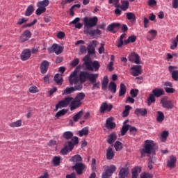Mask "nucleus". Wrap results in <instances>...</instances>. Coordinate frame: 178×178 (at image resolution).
Masks as SVG:
<instances>
[{
    "mask_svg": "<svg viewBox=\"0 0 178 178\" xmlns=\"http://www.w3.org/2000/svg\"><path fill=\"white\" fill-rule=\"evenodd\" d=\"M83 24L85 26L84 33L89 34L90 37H95V35H101L102 32L99 29H92V27H95L98 23V17L95 16L91 18L87 17L83 19Z\"/></svg>",
    "mask_w": 178,
    "mask_h": 178,
    "instance_id": "1",
    "label": "nucleus"
},
{
    "mask_svg": "<svg viewBox=\"0 0 178 178\" xmlns=\"http://www.w3.org/2000/svg\"><path fill=\"white\" fill-rule=\"evenodd\" d=\"M70 104V111H74L75 109H77V108H80L83 103L81 102L75 100V99H73V97H65L64 99L60 101L56 105V111H58V109L60 108H67V106H68Z\"/></svg>",
    "mask_w": 178,
    "mask_h": 178,
    "instance_id": "2",
    "label": "nucleus"
},
{
    "mask_svg": "<svg viewBox=\"0 0 178 178\" xmlns=\"http://www.w3.org/2000/svg\"><path fill=\"white\" fill-rule=\"evenodd\" d=\"M155 143L154 140H146L143 145V147L140 150L141 158H145V156H150L151 154H155Z\"/></svg>",
    "mask_w": 178,
    "mask_h": 178,
    "instance_id": "3",
    "label": "nucleus"
},
{
    "mask_svg": "<svg viewBox=\"0 0 178 178\" xmlns=\"http://www.w3.org/2000/svg\"><path fill=\"white\" fill-rule=\"evenodd\" d=\"M83 65L86 69V70H88L89 72H98L99 70V68L101 67V64H99V62L95 60L92 62V60H91V58L88 56H86L83 58Z\"/></svg>",
    "mask_w": 178,
    "mask_h": 178,
    "instance_id": "4",
    "label": "nucleus"
},
{
    "mask_svg": "<svg viewBox=\"0 0 178 178\" xmlns=\"http://www.w3.org/2000/svg\"><path fill=\"white\" fill-rule=\"evenodd\" d=\"M69 81L70 86H73L74 84V87L73 88L75 91H81L83 90V84L84 83L79 80V76H77V72L74 71L70 74Z\"/></svg>",
    "mask_w": 178,
    "mask_h": 178,
    "instance_id": "5",
    "label": "nucleus"
},
{
    "mask_svg": "<svg viewBox=\"0 0 178 178\" xmlns=\"http://www.w3.org/2000/svg\"><path fill=\"white\" fill-rule=\"evenodd\" d=\"M98 74H92L87 71H81L79 73L78 78L81 83H86L87 80H89L90 83H95L97 79H98Z\"/></svg>",
    "mask_w": 178,
    "mask_h": 178,
    "instance_id": "6",
    "label": "nucleus"
},
{
    "mask_svg": "<svg viewBox=\"0 0 178 178\" xmlns=\"http://www.w3.org/2000/svg\"><path fill=\"white\" fill-rule=\"evenodd\" d=\"M49 6V0H42L38 1L36 4L38 9L35 10L37 16H41L42 13L47 12V6Z\"/></svg>",
    "mask_w": 178,
    "mask_h": 178,
    "instance_id": "7",
    "label": "nucleus"
},
{
    "mask_svg": "<svg viewBox=\"0 0 178 178\" xmlns=\"http://www.w3.org/2000/svg\"><path fill=\"white\" fill-rule=\"evenodd\" d=\"M160 103L161 104L163 108H165V109H173L175 107L173 102L172 100H168V97L166 96L163 97L161 99Z\"/></svg>",
    "mask_w": 178,
    "mask_h": 178,
    "instance_id": "8",
    "label": "nucleus"
},
{
    "mask_svg": "<svg viewBox=\"0 0 178 178\" xmlns=\"http://www.w3.org/2000/svg\"><path fill=\"white\" fill-rule=\"evenodd\" d=\"M48 52L49 54L60 55L61 52H63V47L59 46L58 44H54L51 47L48 48Z\"/></svg>",
    "mask_w": 178,
    "mask_h": 178,
    "instance_id": "9",
    "label": "nucleus"
},
{
    "mask_svg": "<svg viewBox=\"0 0 178 178\" xmlns=\"http://www.w3.org/2000/svg\"><path fill=\"white\" fill-rule=\"evenodd\" d=\"M120 26H122V24L120 23L113 22L107 26V30H108V31H110V33L116 34V33H118V31H119V29H120Z\"/></svg>",
    "mask_w": 178,
    "mask_h": 178,
    "instance_id": "10",
    "label": "nucleus"
},
{
    "mask_svg": "<svg viewBox=\"0 0 178 178\" xmlns=\"http://www.w3.org/2000/svg\"><path fill=\"white\" fill-rule=\"evenodd\" d=\"M86 168H87V166H86L83 163L74 165L72 166L73 170H75L76 174L79 175H83V172H84Z\"/></svg>",
    "mask_w": 178,
    "mask_h": 178,
    "instance_id": "11",
    "label": "nucleus"
},
{
    "mask_svg": "<svg viewBox=\"0 0 178 178\" xmlns=\"http://www.w3.org/2000/svg\"><path fill=\"white\" fill-rule=\"evenodd\" d=\"M31 38V32L29 30H26L20 35L19 42L21 43L26 42V41H29V40H30Z\"/></svg>",
    "mask_w": 178,
    "mask_h": 178,
    "instance_id": "12",
    "label": "nucleus"
},
{
    "mask_svg": "<svg viewBox=\"0 0 178 178\" xmlns=\"http://www.w3.org/2000/svg\"><path fill=\"white\" fill-rule=\"evenodd\" d=\"M131 74L134 77H137V76H140L143 73V69H141V65H134L131 67Z\"/></svg>",
    "mask_w": 178,
    "mask_h": 178,
    "instance_id": "13",
    "label": "nucleus"
},
{
    "mask_svg": "<svg viewBox=\"0 0 178 178\" xmlns=\"http://www.w3.org/2000/svg\"><path fill=\"white\" fill-rule=\"evenodd\" d=\"M129 60L136 65H140V56L136 52H131L129 56Z\"/></svg>",
    "mask_w": 178,
    "mask_h": 178,
    "instance_id": "14",
    "label": "nucleus"
},
{
    "mask_svg": "<svg viewBox=\"0 0 178 178\" xmlns=\"http://www.w3.org/2000/svg\"><path fill=\"white\" fill-rule=\"evenodd\" d=\"M31 56V50L30 49H24L21 55V60L23 61L29 60Z\"/></svg>",
    "mask_w": 178,
    "mask_h": 178,
    "instance_id": "15",
    "label": "nucleus"
},
{
    "mask_svg": "<svg viewBox=\"0 0 178 178\" xmlns=\"http://www.w3.org/2000/svg\"><path fill=\"white\" fill-rule=\"evenodd\" d=\"M175 69H177V66L170 65L168 67V70L170 73H171L172 79H173L175 81H178V70H175Z\"/></svg>",
    "mask_w": 178,
    "mask_h": 178,
    "instance_id": "16",
    "label": "nucleus"
},
{
    "mask_svg": "<svg viewBox=\"0 0 178 178\" xmlns=\"http://www.w3.org/2000/svg\"><path fill=\"white\" fill-rule=\"evenodd\" d=\"M113 106L112 104H108L106 102H103L100 106V113H105V111L111 112Z\"/></svg>",
    "mask_w": 178,
    "mask_h": 178,
    "instance_id": "17",
    "label": "nucleus"
},
{
    "mask_svg": "<svg viewBox=\"0 0 178 178\" xmlns=\"http://www.w3.org/2000/svg\"><path fill=\"white\" fill-rule=\"evenodd\" d=\"M105 127H106L108 130H113V129L116 128V123L113 122V117L106 119Z\"/></svg>",
    "mask_w": 178,
    "mask_h": 178,
    "instance_id": "18",
    "label": "nucleus"
},
{
    "mask_svg": "<svg viewBox=\"0 0 178 178\" xmlns=\"http://www.w3.org/2000/svg\"><path fill=\"white\" fill-rule=\"evenodd\" d=\"M49 67V62H48L47 60H44L40 63V73H42V74H45V73L48 72Z\"/></svg>",
    "mask_w": 178,
    "mask_h": 178,
    "instance_id": "19",
    "label": "nucleus"
},
{
    "mask_svg": "<svg viewBox=\"0 0 178 178\" xmlns=\"http://www.w3.org/2000/svg\"><path fill=\"white\" fill-rule=\"evenodd\" d=\"M79 144V138L77 136H74L72 141H68L67 147L70 151H73V148H74L75 145Z\"/></svg>",
    "mask_w": 178,
    "mask_h": 178,
    "instance_id": "20",
    "label": "nucleus"
},
{
    "mask_svg": "<svg viewBox=\"0 0 178 178\" xmlns=\"http://www.w3.org/2000/svg\"><path fill=\"white\" fill-rule=\"evenodd\" d=\"M70 162H72L74 165H79L83 163V158L80 154H76L70 159Z\"/></svg>",
    "mask_w": 178,
    "mask_h": 178,
    "instance_id": "21",
    "label": "nucleus"
},
{
    "mask_svg": "<svg viewBox=\"0 0 178 178\" xmlns=\"http://www.w3.org/2000/svg\"><path fill=\"white\" fill-rule=\"evenodd\" d=\"M97 40H92V42L88 46L87 49L89 55L95 54V47H97Z\"/></svg>",
    "mask_w": 178,
    "mask_h": 178,
    "instance_id": "22",
    "label": "nucleus"
},
{
    "mask_svg": "<svg viewBox=\"0 0 178 178\" xmlns=\"http://www.w3.org/2000/svg\"><path fill=\"white\" fill-rule=\"evenodd\" d=\"M148 34H150V36L147 35L146 37L147 40L148 41H152V40H154L155 37L158 35V31L155 29H151L148 31Z\"/></svg>",
    "mask_w": 178,
    "mask_h": 178,
    "instance_id": "23",
    "label": "nucleus"
},
{
    "mask_svg": "<svg viewBox=\"0 0 178 178\" xmlns=\"http://www.w3.org/2000/svg\"><path fill=\"white\" fill-rule=\"evenodd\" d=\"M152 94L156 98H159V97H162L165 94V91L163 89L156 88L152 91Z\"/></svg>",
    "mask_w": 178,
    "mask_h": 178,
    "instance_id": "24",
    "label": "nucleus"
},
{
    "mask_svg": "<svg viewBox=\"0 0 178 178\" xmlns=\"http://www.w3.org/2000/svg\"><path fill=\"white\" fill-rule=\"evenodd\" d=\"M106 156L108 161H111L113 159V158H115V152L113 151V149H112V147H108L107 149Z\"/></svg>",
    "mask_w": 178,
    "mask_h": 178,
    "instance_id": "25",
    "label": "nucleus"
},
{
    "mask_svg": "<svg viewBox=\"0 0 178 178\" xmlns=\"http://www.w3.org/2000/svg\"><path fill=\"white\" fill-rule=\"evenodd\" d=\"M176 157L170 156V159L167 161V166L170 168H175V166L176 165Z\"/></svg>",
    "mask_w": 178,
    "mask_h": 178,
    "instance_id": "26",
    "label": "nucleus"
},
{
    "mask_svg": "<svg viewBox=\"0 0 178 178\" xmlns=\"http://www.w3.org/2000/svg\"><path fill=\"white\" fill-rule=\"evenodd\" d=\"M148 113L147 108H136L135 110V114L136 116H145Z\"/></svg>",
    "mask_w": 178,
    "mask_h": 178,
    "instance_id": "27",
    "label": "nucleus"
},
{
    "mask_svg": "<svg viewBox=\"0 0 178 178\" xmlns=\"http://www.w3.org/2000/svg\"><path fill=\"white\" fill-rule=\"evenodd\" d=\"M118 138V135L116 133H112L108 136V138L107 139L108 144L112 145L113 143L116 141V139Z\"/></svg>",
    "mask_w": 178,
    "mask_h": 178,
    "instance_id": "28",
    "label": "nucleus"
},
{
    "mask_svg": "<svg viewBox=\"0 0 178 178\" xmlns=\"http://www.w3.org/2000/svg\"><path fill=\"white\" fill-rule=\"evenodd\" d=\"M127 175H129V168H122L120 170L118 177L119 178H126V177H127Z\"/></svg>",
    "mask_w": 178,
    "mask_h": 178,
    "instance_id": "29",
    "label": "nucleus"
},
{
    "mask_svg": "<svg viewBox=\"0 0 178 178\" xmlns=\"http://www.w3.org/2000/svg\"><path fill=\"white\" fill-rule=\"evenodd\" d=\"M104 169H105V172L108 173L111 176H112L113 173H115V172H116V167L113 165H111L110 166H106Z\"/></svg>",
    "mask_w": 178,
    "mask_h": 178,
    "instance_id": "30",
    "label": "nucleus"
},
{
    "mask_svg": "<svg viewBox=\"0 0 178 178\" xmlns=\"http://www.w3.org/2000/svg\"><path fill=\"white\" fill-rule=\"evenodd\" d=\"M132 177L131 178H138V173H141V168L140 167H135L131 170Z\"/></svg>",
    "mask_w": 178,
    "mask_h": 178,
    "instance_id": "31",
    "label": "nucleus"
},
{
    "mask_svg": "<svg viewBox=\"0 0 178 178\" xmlns=\"http://www.w3.org/2000/svg\"><path fill=\"white\" fill-rule=\"evenodd\" d=\"M156 101V99L155 98L154 95L152 93H150L147 99V106H149L152 104H155Z\"/></svg>",
    "mask_w": 178,
    "mask_h": 178,
    "instance_id": "32",
    "label": "nucleus"
},
{
    "mask_svg": "<svg viewBox=\"0 0 178 178\" xmlns=\"http://www.w3.org/2000/svg\"><path fill=\"white\" fill-rule=\"evenodd\" d=\"M127 89L126 88V85L124 83H120V88L119 90V97H123V95H126V91Z\"/></svg>",
    "mask_w": 178,
    "mask_h": 178,
    "instance_id": "33",
    "label": "nucleus"
},
{
    "mask_svg": "<svg viewBox=\"0 0 178 178\" xmlns=\"http://www.w3.org/2000/svg\"><path fill=\"white\" fill-rule=\"evenodd\" d=\"M54 81L56 83V84H58V86H62V83H63V78H62V75L60 74H56L54 76Z\"/></svg>",
    "mask_w": 178,
    "mask_h": 178,
    "instance_id": "34",
    "label": "nucleus"
},
{
    "mask_svg": "<svg viewBox=\"0 0 178 178\" xmlns=\"http://www.w3.org/2000/svg\"><path fill=\"white\" fill-rule=\"evenodd\" d=\"M108 83H109L108 76H105L102 81V88L104 90V91H106L108 89Z\"/></svg>",
    "mask_w": 178,
    "mask_h": 178,
    "instance_id": "35",
    "label": "nucleus"
},
{
    "mask_svg": "<svg viewBox=\"0 0 178 178\" xmlns=\"http://www.w3.org/2000/svg\"><path fill=\"white\" fill-rule=\"evenodd\" d=\"M63 138L65 140H73V132L67 131L63 134Z\"/></svg>",
    "mask_w": 178,
    "mask_h": 178,
    "instance_id": "36",
    "label": "nucleus"
},
{
    "mask_svg": "<svg viewBox=\"0 0 178 178\" xmlns=\"http://www.w3.org/2000/svg\"><path fill=\"white\" fill-rule=\"evenodd\" d=\"M118 88V86L115 84V82L111 81L108 84V90L109 91H111L113 94H116V88Z\"/></svg>",
    "mask_w": 178,
    "mask_h": 178,
    "instance_id": "37",
    "label": "nucleus"
},
{
    "mask_svg": "<svg viewBox=\"0 0 178 178\" xmlns=\"http://www.w3.org/2000/svg\"><path fill=\"white\" fill-rule=\"evenodd\" d=\"M34 10H35L34 6L29 5L25 11V16H31V15H33Z\"/></svg>",
    "mask_w": 178,
    "mask_h": 178,
    "instance_id": "38",
    "label": "nucleus"
},
{
    "mask_svg": "<svg viewBox=\"0 0 178 178\" xmlns=\"http://www.w3.org/2000/svg\"><path fill=\"white\" fill-rule=\"evenodd\" d=\"M126 15H127V19H128V20H130L131 23H136V17L134 13H127Z\"/></svg>",
    "mask_w": 178,
    "mask_h": 178,
    "instance_id": "39",
    "label": "nucleus"
},
{
    "mask_svg": "<svg viewBox=\"0 0 178 178\" xmlns=\"http://www.w3.org/2000/svg\"><path fill=\"white\" fill-rule=\"evenodd\" d=\"M137 41V36L132 35L128 38L127 40H124V45L130 44V42H136Z\"/></svg>",
    "mask_w": 178,
    "mask_h": 178,
    "instance_id": "40",
    "label": "nucleus"
},
{
    "mask_svg": "<svg viewBox=\"0 0 178 178\" xmlns=\"http://www.w3.org/2000/svg\"><path fill=\"white\" fill-rule=\"evenodd\" d=\"M85 98H86V94L83 92H81L76 95L74 99L79 102H81L83 99H84Z\"/></svg>",
    "mask_w": 178,
    "mask_h": 178,
    "instance_id": "41",
    "label": "nucleus"
},
{
    "mask_svg": "<svg viewBox=\"0 0 178 178\" xmlns=\"http://www.w3.org/2000/svg\"><path fill=\"white\" fill-rule=\"evenodd\" d=\"M76 91L74 87H67L63 92V95H70V94H72Z\"/></svg>",
    "mask_w": 178,
    "mask_h": 178,
    "instance_id": "42",
    "label": "nucleus"
},
{
    "mask_svg": "<svg viewBox=\"0 0 178 178\" xmlns=\"http://www.w3.org/2000/svg\"><path fill=\"white\" fill-rule=\"evenodd\" d=\"M157 115L156 121L159 123H162V121L165 120V115L162 111H157Z\"/></svg>",
    "mask_w": 178,
    "mask_h": 178,
    "instance_id": "43",
    "label": "nucleus"
},
{
    "mask_svg": "<svg viewBox=\"0 0 178 178\" xmlns=\"http://www.w3.org/2000/svg\"><path fill=\"white\" fill-rule=\"evenodd\" d=\"M54 166H59L60 165V156H55L52 159Z\"/></svg>",
    "mask_w": 178,
    "mask_h": 178,
    "instance_id": "44",
    "label": "nucleus"
},
{
    "mask_svg": "<svg viewBox=\"0 0 178 178\" xmlns=\"http://www.w3.org/2000/svg\"><path fill=\"white\" fill-rule=\"evenodd\" d=\"M115 151H122L123 149V144L120 141H116L114 144Z\"/></svg>",
    "mask_w": 178,
    "mask_h": 178,
    "instance_id": "45",
    "label": "nucleus"
},
{
    "mask_svg": "<svg viewBox=\"0 0 178 178\" xmlns=\"http://www.w3.org/2000/svg\"><path fill=\"white\" fill-rule=\"evenodd\" d=\"M79 137H83V136H88V127L83 128L79 131Z\"/></svg>",
    "mask_w": 178,
    "mask_h": 178,
    "instance_id": "46",
    "label": "nucleus"
},
{
    "mask_svg": "<svg viewBox=\"0 0 178 178\" xmlns=\"http://www.w3.org/2000/svg\"><path fill=\"white\" fill-rule=\"evenodd\" d=\"M130 109H131V106L129 105L125 106V109L122 112L123 118H127V116H129V113H130Z\"/></svg>",
    "mask_w": 178,
    "mask_h": 178,
    "instance_id": "47",
    "label": "nucleus"
},
{
    "mask_svg": "<svg viewBox=\"0 0 178 178\" xmlns=\"http://www.w3.org/2000/svg\"><path fill=\"white\" fill-rule=\"evenodd\" d=\"M130 127V125L126 124L122 126V129H121V136H125L126 133L129 131V128Z\"/></svg>",
    "mask_w": 178,
    "mask_h": 178,
    "instance_id": "48",
    "label": "nucleus"
},
{
    "mask_svg": "<svg viewBox=\"0 0 178 178\" xmlns=\"http://www.w3.org/2000/svg\"><path fill=\"white\" fill-rule=\"evenodd\" d=\"M83 111H80L79 112H78V113L73 117V120H74V122H79V120L80 119V118H81V116H83Z\"/></svg>",
    "mask_w": 178,
    "mask_h": 178,
    "instance_id": "49",
    "label": "nucleus"
},
{
    "mask_svg": "<svg viewBox=\"0 0 178 178\" xmlns=\"http://www.w3.org/2000/svg\"><path fill=\"white\" fill-rule=\"evenodd\" d=\"M120 9H122V10H124V11L127 10V9H129V1H123L122 2V6H120Z\"/></svg>",
    "mask_w": 178,
    "mask_h": 178,
    "instance_id": "50",
    "label": "nucleus"
},
{
    "mask_svg": "<svg viewBox=\"0 0 178 178\" xmlns=\"http://www.w3.org/2000/svg\"><path fill=\"white\" fill-rule=\"evenodd\" d=\"M168 137H169V131H163L161 133V141H163V143H165V141H166V138H168Z\"/></svg>",
    "mask_w": 178,
    "mask_h": 178,
    "instance_id": "51",
    "label": "nucleus"
},
{
    "mask_svg": "<svg viewBox=\"0 0 178 178\" xmlns=\"http://www.w3.org/2000/svg\"><path fill=\"white\" fill-rule=\"evenodd\" d=\"M67 113V110L62 109L56 114V118H60V116H65Z\"/></svg>",
    "mask_w": 178,
    "mask_h": 178,
    "instance_id": "52",
    "label": "nucleus"
},
{
    "mask_svg": "<svg viewBox=\"0 0 178 178\" xmlns=\"http://www.w3.org/2000/svg\"><path fill=\"white\" fill-rule=\"evenodd\" d=\"M10 127H20L22 126V120H19L10 124Z\"/></svg>",
    "mask_w": 178,
    "mask_h": 178,
    "instance_id": "53",
    "label": "nucleus"
},
{
    "mask_svg": "<svg viewBox=\"0 0 178 178\" xmlns=\"http://www.w3.org/2000/svg\"><path fill=\"white\" fill-rule=\"evenodd\" d=\"M70 152V150L69 149V147H67V145H65V147L60 151V154L67 155V153H69Z\"/></svg>",
    "mask_w": 178,
    "mask_h": 178,
    "instance_id": "54",
    "label": "nucleus"
},
{
    "mask_svg": "<svg viewBox=\"0 0 178 178\" xmlns=\"http://www.w3.org/2000/svg\"><path fill=\"white\" fill-rule=\"evenodd\" d=\"M129 133H130V134H131V136H136L137 134V128L129 125Z\"/></svg>",
    "mask_w": 178,
    "mask_h": 178,
    "instance_id": "55",
    "label": "nucleus"
},
{
    "mask_svg": "<svg viewBox=\"0 0 178 178\" xmlns=\"http://www.w3.org/2000/svg\"><path fill=\"white\" fill-rule=\"evenodd\" d=\"M130 95L132 98H136L138 95V89H131L130 91Z\"/></svg>",
    "mask_w": 178,
    "mask_h": 178,
    "instance_id": "56",
    "label": "nucleus"
},
{
    "mask_svg": "<svg viewBox=\"0 0 178 178\" xmlns=\"http://www.w3.org/2000/svg\"><path fill=\"white\" fill-rule=\"evenodd\" d=\"M164 90L167 94H173L175 92V90L173 88H169V87H165Z\"/></svg>",
    "mask_w": 178,
    "mask_h": 178,
    "instance_id": "57",
    "label": "nucleus"
},
{
    "mask_svg": "<svg viewBox=\"0 0 178 178\" xmlns=\"http://www.w3.org/2000/svg\"><path fill=\"white\" fill-rule=\"evenodd\" d=\"M79 63H80V60L79 58H74L71 63V66L76 67Z\"/></svg>",
    "mask_w": 178,
    "mask_h": 178,
    "instance_id": "58",
    "label": "nucleus"
},
{
    "mask_svg": "<svg viewBox=\"0 0 178 178\" xmlns=\"http://www.w3.org/2000/svg\"><path fill=\"white\" fill-rule=\"evenodd\" d=\"M109 3H113L115 8H120V5H119V0H109Z\"/></svg>",
    "mask_w": 178,
    "mask_h": 178,
    "instance_id": "59",
    "label": "nucleus"
},
{
    "mask_svg": "<svg viewBox=\"0 0 178 178\" xmlns=\"http://www.w3.org/2000/svg\"><path fill=\"white\" fill-rule=\"evenodd\" d=\"M29 92H31V94H35L36 92H38V88L36 86H32L29 88Z\"/></svg>",
    "mask_w": 178,
    "mask_h": 178,
    "instance_id": "60",
    "label": "nucleus"
},
{
    "mask_svg": "<svg viewBox=\"0 0 178 178\" xmlns=\"http://www.w3.org/2000/svg\"><path fill=\"white\" fill-rule=\"evenodd\" d=\"M148 6H156V0H148L147 1Z\"/></svg>",
    "mask_w": 178,
    "mask_h": 178,
    "instance_id": "61",
    "label": "nucleus"
},
{
    "mask_svg": "<svg viewBox=\"0 0 178 178\" xmlns=\"http://www.w3.org/2000/svg\"><path fill=\"white\" fill-rule=\"evenodd\" d=\"M27 22H29V20L26 19L24 17H23V18L19 19L17 24L18 26H21V24H23L24 23H27Z\"/></svg>",
    "mask_w": 178,
    "mask_h": 178,
    "instance_id": "62",
    "label": "nucleus"
},
{
    "mask_svg": "<svg viewBox=\"0 0 178 178\" xmlns=\"http://www.w3.org/2000/svg\"><path fill=\"white\" fill-rule=\"evenodd\" d=\"M152 175L149 173H143L140 175V178H152Z\"/></svg>",
    "mask_w": 178,
    "mask_h": 178,
    "instance_id": "63",
    "label": "nucleus"
},
{
    "mask_svg": "<svg viewBox=\"0 0 178 178\" xmlns=\"http://www.w3.org/2000/svg\"><path fill=\"white\" fill-rule=\"evenodd\" d=\"M65 35V33L62 31H60L57 33V37L59 38V40H63Z\"/></svg>",
    "mask_w": 178,
    "mask_h": 178,
    "instance_id": "64",
    "label": "nucleus"
}]
</instances>
